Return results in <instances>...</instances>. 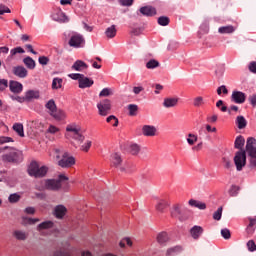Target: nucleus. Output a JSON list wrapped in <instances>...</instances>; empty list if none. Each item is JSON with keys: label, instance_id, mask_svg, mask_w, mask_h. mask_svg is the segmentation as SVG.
Listing matches in <instances>:
<instances>
[{"label": "nucleus", "instance_id": "38", "mask_svg": "<svg viewBox=\"0 0 256 256\" xmlns=\"http://www.w3.org/2000/svg\"><path fill=\"white\" fill-rule=\"evenodd\" d=\"M141 151V146L136 143H132L129 145V152L131 155H139V152Z\"/></svg>", "mask_w": 256, "mask_h": 256}, {"label": "nucleus", "instance_id": "61", "mask_svg": "<svg viewBox=\"0 0 256 256\" xmlns=\"http://www.w3.org/2000/svg\"><path fill=\"white\" fill-rule=\"evenodd\" d=\"M38 62L40 63V65H48L49 59L47 58V56H40L38 58Z\"/></svg>", "mask_w": 256, "mask_h": 256}, {"label": "nucleus", "instance_id": "24", "mask_svg": "<svg viewBox=\"0 0 256 256\" xmlns=\"http://www.w3.org/2000/svg\"><path fill=\"white\" fill-rule=\"evenodd\" d=\"M72 69L74 71H85V69H89V65H87L83 60H77L72 65Z\"/></svg>", "mask_w": 256, "mask_h": 256}, {"label": "nucleus", "instance_id": "4", "mask_svg": "<svg viewBox=\"0 0 256 256\" xmlns=\"http://www.w3.org/2000/svg\"><path fill=\"white\" fill-rule=\"evenodd\" d=\"M48 171H49V168L47 166L40 167L39 163H37L36 161L31 162L28 167V174L30 175V177H36V178L45 177Z\"/></svg>", "mask_w": 256, "mask_h": 256}, {"label": "nucleus", "instance_id": "19", "mask_svg": "<svg viewBox=\"0 0 256 256\" xmlns=\"http://www.w3.org/2000/svg\"><path fill=\"white\" fill-rule=\"evenodd\" d=\"M50 116L53 117V119L56 121H63L65 117H67L65 111L57 108L52 113H50Z\"/></svg>", "mask_w": 256, "mask_h": 256}, {"label": "nucleus", "instance_id": "64", "mask_svg": "<svg viewBox=\"0 0 256 256\" xmlns=\"http://www.w3.org/2000/svg\"><path fill=\"white\" fill-rule=\"evenodd\" d=\"M249 101L253 107H256V94L249 97Z\"/></svg>", "mask_w": 256, "mask_h": 256}, {"label": "nucleus", "instance_id": "37", "mask_svg": "<svg viewBox=\"0 0 256 256\" xmlns=\"http://www.w3.org/2000/svg\"><path fill=\"white\" fill-rule=\"evenodd\" d=\"M23 63L28 69H35L36 64L33 58L27 56L26 58L23 59Z\"/></svg>", "mask_w": 256, "mask_h": 256}, {"label": "nucleus", "instance_id": "46", "mask_svg": "<svg viewBox=\"0 0 256 256\" xmlns=\"http://www.w3.org/2000/svg\"><path fill=\"white\" fill-rule=\"evenodd\" d=\"M147 69H157L159 67V61L152 59L146 63Z\"/></svg>", "mask_w": 256, "mask_h": 256}, {"label": "nucleus", "instance_id": "9", "mask_svg": "<svg viewBox=\"0 0 256 256\" xmlns=\"http://www.w3.org/2000/svg\"><path fill=\"white\" fill-rule=\"evenodd\" d=\"M111 167L119 169L122 173L126 171L125 166H123V158L119 153H113L110 157Z\"/></svg>", "mask_w": 256, "mask_h": 256}, {"label": "nucleus", "instance_id": "51", "mask_svg": "<svg viewBox=\"0 0 256 256\" xmlns=\"http://www.w3.org/2000/svg\"><path fill=\"white\" fill-rule=\"evenodd\" d=\"M110 95H113V91H111V88H104L99 93V97H110Z\"/></svg>", "mask_w": 256, "mask_h": 256}, {"label": "nucleus", "instance_id": "32", "mask_svg": "<svg viewBox=\"0 0 256 256\" xmlns=\"http://www.w3.org/2000/svg\"><path fill=\"white\" fill-rule=\"evenodd\" d=\"M167 207H169V203L165 200H160L157 205H156V210L159 213H164L165 209H167Z\"/></svg>", "mask_w": 256, "mask_h": 256}, {"label": "nucleus", "instance_id": "28", "mask_svg": "<svg viewBox=\"0 0 256 256\" xmlns=\"http://www.w3.org/2000/svg\"><path fill=\"white\" fill-rule=\"evenodd\" d=\"M156 241L159 243V245H165V243L169 241V234H167V232L158 233Z\"/></svg>", "mask_w": 256, "mask_h": 256}, {"label": "nucleus", "instance_id": "43", "mask_svg": "<svg viewBox=\"0 0 256 256\" xmlns=\"http://www.w3.org/2000/svg\"><path fill=\"white\" fill-rule=\"evenodd\" d=\"M107 123H111L114 127H119V119L115 115H110L106 118Z\"/></svg>", "mask_w": 256, "mask_h": 256}, {"label": "nucleus", "instance_id": "27", "mask_svg": "<svg viewBox=\"0 0 256 256\" xmlns=\"http://www.w3.org/2000/svg\"><path fill=\"white\" fill-rule=\"evenodd\" d=\"M188 203L191 207H196V209H200L201 211H205V209H207V204L199 200L190 199Z\"/></svg>", "mask_w": 256, "mask_h": 256}, {"label": "nucleus", "instance_id": "26", "mask_svg": "<svg viewBox=\"0 0 256 256\" xmlns=\"http://www.w3.org/2000/svg\"><path fill=\"white\" fill-rule=\"evenodd\" d=\"M183 251V246H173L166 250V256L179 255Z\"/></svg>", "mask_w": 256, "mask_h": 256}, {"label": "nucleus", "instance_id": "10", "mask_svg": "<svg viewBox=\"0 0 256 256\" xmlns=\"http://www.w3.org/2000/svg\"><path fill=\"white\" fill-rule=\"evenodd\" d=\"M58 165L63 169H69V167H73V165H75V158L65 152L62 155V158L58 161Z\"/></svg>", "mask_w": 256, "mask_h": 256}, {"label": "nucleus", "instance_id": "60", "mask_svg": "<svg viewBox=\"0 0 256 256\" xmlns=\"http://www.w3.org/2000/svg\"><path fill=\"white\" fill-rule=\"evenodd\" d=\"M247 247H248V251H256V244H255V241L253 240H250L247 242Z\"/></svg>", "mask_w": 256, "mask_h": 256}, {"label": "nucleus", "instance_id": "36", "mask_svg": "<svg viewBox=\"0 0 256 256\" xmlns=\"http://www.w3.org/2000/svg\"><path fill=\"white\" fill-rule=\"evenodd\" d=\"M14 131L19 135V137H25V132L23 130V124L21 123H15L13 125Z\"/></svg>", "mask_w": 256, "mask_h": 256}, {"label": "nucleus", "instance_id": "48", "mask_svg": "<svg viewBox=\"0 0 256 256\" xmlns=\"http://www.w3.org/2000/svg\"><path fill=\"white\" fill-rule=\"evenodd\" d=\"M158 25H161V27H167V25H169V17H166V16L159 17Z\"/></svg>", "mask_w": 256, "mask_h": 256}, {"label": "nucleus", "instance_id": "55", "mask_svg": "<svg viewBox=\"0 0 256 256\" xmlns=\"http://www.w3.org/2000/svg\"><path fill=\"white\" fill-rule=\"evenodd\" d=\"M227 95L229 93V90H227V86L226 85H222L220 87L217 88V94L221 95V94Z\"/></svg>", "mask_w": 256, "mask_h": 256}, {"label": "nucleus", "instance_id": "39", "mask_svg": "<svg viewBox=\"0 0 256 256\" xmlns=\"http://www.w3.org/2000/svg\"><path fill=\"white\" fill-rule=\"evenodd\" d=\"M45 107L48 109V113L50 115V113H53L54 110L57 109V104H55V100L50 99L46 104Z\"/></svg>", "mask_w": 256, "mask_h": 256}, {"label": "nucleus", "instance_id": "17", "mask_svg": "<svg viewBox=\"0 0 256 256\" xmlns=\"http://www.w3.org/2000/svg\"><path fill=\"white\" fill-rule=\"evenodd\" d=\"M140 13L145 17H153V15H157V10L151 6H144L140 8Z\"/></svg>", "mask_w": 256, "mask_h": 256}, {"label": "nucleus", "instance_id": "62", "mask_svg": "<svg viewBox=\"0 0 256 256\" xmlns=\"http://www.w3.org/2000/svg\"><path fill=\"white\" fill-rule=\"evenodd\" d=\"M250 73H256V61H252L248 65Z\"/></svg>", "mask_w": 256, "mask_h": 256}, {"label": "nucleus", "instance_id": "20", "mask_svg": "<svg viewBox=\"0 0 256 256\" xmlns=\"http://www.w3.org/2000/svg\"><path fill=\"white\" fill-rule=\"evenodd\" d=\"M190 235L193 239L197 240L203 235V227L194 226L190 229Z\"/></svg>", "mask_w": 256, "mask_h": 256}, {"label": "nucleus", "instance_id": "52", "mask_svg": "<svg viewBox=\"0 0 256 256\" xmlns=\"http://www.w3.org/2000/svg\"><path fill=\"white\" fill-rule=\"evenodd\" d=\"M91 145L92 142L91 140H87L82 146H81V151H84L85 153H87L89 151V149H91Z\"/></svg>", "mask_w": 256, "mask_h": 256}, {"label": "nucleus", "instance_id": "14", "mask_svg": "<svg viewBox=\"0 0 256 256\" xmlns=\"http://www.w3.org/2000/svg\"><path fill=\"white\" fill-rule=\"evenodd\" d=\"M231 99L234 103L241 105L247 99V96L241 91H233Z\"/></svg>", "mask_w": 256, "mask_h": 256}, {"label": "nucleus", "instance_id": "13", "mask_svg": "<svg viewBox=\"0 0 256 256\" xmlns=\"http://www.w3.org/2000/svg\"><path fill=\"white\" fill-rule=\"evenodd\" d=\"M12 73L16 77H19L20 79H25L27 75H29V72L27 71V68L24 66H15L12 68Z\"/></svg>", "mask_w": 256, "mask_h": 256}, {"label": "nucleus", "instance_id": "22", "mask_svg": "<svg viewBox=\"0 0 256 256\" xmlns=\"http://www.w3.org/2000/svg\"><path fill=\"white\" fill-rule=\"evenodd\" d=\"M9 87H10V91L12 93H21L23 91V84H21L17 81L11 80Z\"/></svg>", "mask_w": 256, "mask_h": 256}, {"label": "nucleus", "instance_id": "12", "mask_svg": "<svg viewBox=\"0 0 256 256\" xmlns=\"http://www.w3.org/2000/svg\"><path fill=\"white\" fill-rule=\"evenodd\" d=\"M183 213V207L179 204L174 205L170 210L172 219H179V221H183Z\"/></svg>", "mask_w": 256, "mask_h": 256}, {"label": "nucleus", "instance_id": "7", "mask_svg": "<svg viewBox=\"0 0 256 256\" xmlns=\"http://www.w3.org/2000/svg\"><path fill=\"white\" fill-rule=\"evenodd\" d=\"M68 44L70 47H73L74 49H79L85 46V38L83 37V35L79 33H74L71 35Z\"/></svg>", "mask_w": 256, "mask_h": 256}, {"label": "nucleus", "instance_id": "16", "mask_svg": "<svg viewBox=\"0 0 256 256\" xmlns=\"http://www.w3.org/2000/svg\"><path fill=\"white\" fill-rule=\"evenodd\" d=\"M65 215H67V207H65L63 205L55 206L54 217H56V219H63V217H65Z\"/></svg>", "mask_w": 256, "mask_h": 256}, {"label": "nucleus", "instance_id": "2", "mask_svg": "<svg viewBox=\"0 0 256 256\" xmlns=\"http://www.w3.org/2000/svg\"><path fill=\"white\" fill-rule=\"evenodd\" d=\"M246 152L249 156L250 169H256V139L249 137L246 142Z\"/></svg>", "mask_w": 256, "mask_h": 256}, {"label": "nucleus", "instance_id": "18", "mask_svg": "<svg viewBox=\"0 0 256 256\" xmlns=\"http://www.w3.org/2000/svg\"><path fill=\"white\" fill-rule=\"evenodd\" d=\"M93 83H95L93 81V79L87 78V77H85V75H83L80 79V82H79V88L80 89H87L89 87H92Z\"/></svg>", "mask_w": 256, "mask_h": 256}, {"label": "nucleus", "instance_id": "50", "mask_svg": "<svg viewBox=\"0 0 256 256\" xmlns=\"http://www.w3.org/2000/svg\"><path fill=\"white\" fill-rule=\"evenodd\" d=\"M197 139V135L189 133L187 138L188 145H195V143H197Z\"/></svg>", "mask_w": 256, "mask_h": 256}, {"label": "nucleus", "instance_id": "34", "mask_svg": "<svg viewBox=\"0 0 256 256\" xmlns=\"http://www.w3.org/2000/svg\"><path fill=\"white\" fill-rule=\"evenodd\" d=\"M105 35L108 37V39H113V37L117 35V29L115 28V25L108 27L105 31Z\"/></svg>", "mask_w": 256, "mask_h": 256}, {"label": "nucleus", "instance_id": "21", "mask_svg": "<svg viewBox=\"0 0 256 256\" xmlns=\"http://www.w3.org/2000/svg\"><path fill=\"white\" fill-rule=\"evenodd\" d=\"M12 235L17 241H27L29 237V234L23 230H15Z\"/></svg>", "mask_w": 256, "mask_h": 256}, {"label": "nucleus", "instance_id": "47", "mask_svg": "<svg viewBox=\"0 0 256 256\" xmlns=\"http://www.w3.org/2000/svg\"><path fill=\"white\" fill-rule=\"evenodd\" d=\"M193 105L194 107H202V105H205V100L203 99V97L198 96L194 98Z\"/></svg>", "mask_w": 256, "mask_h": 256}, {"label": "nucleus", "instance_id": "45", "mask_svg": "<svg viewBox=\"0 0 256 256\" xmlns=\"http://www.w3.org/2000/svg\"><path fill=\"white\" fill-rule=\"evenodd\" d=\"M239 186L237 185H232L229 189V195L230 197H237V195H239Z\"/></svg>", "mask_w": 256, "mask_h": 256}, {"label": "nucleus", "instance_id": "5", "mask_svg": "<svg viewBox=\"0 0 256 256\" xmlns=\"http://www.w3.org/2000/svg\"><path fill=\"white\" fill-rule=\"evenodd\" d=\"M3 159L8 163H21L23 161V152L15 148H10V151L3 156Z\"/></svg>", "mask_w": 256, "mask_h": 256}, {"label": "nucleus", "instance_id": "29", "mask_svg": "<svg viewBox=\"0 0 256 256\" xmlns=\"http://www.w3.org/2000/svg\"><path fill=\"white\" fill-rule=\"evenodd\" d=\"M235 26L228 25V26H222L218 29V32L222 35H231V33H235Z\"/></svg>", "mask_w": 256, "mask_h": 256}, {"label": "nucleus", "instance_id": "40", "mask_svg": "<svg viewBox=\"0 0 256 256\" xmlns=\"http://www.w3.org/2000/svg\"><path fill=\"white\" fill-rule=\"evenodd\" d=\"M128 111L130 117H135V115H137V111H139V106H137V104H130L128 105Z\"/></svg>", "mask_w": 256, "mask_h": 256}, {"label": "nucleus", "instance_id": "63", "mask_svg": "<svg viewBox=\"0 0 256 256\" xmlns=\"http://www.w3.org/2000/svg\"><path fill=\"white\" fill-rule=\"evenodd\" d=\"M53 256H71L69 255V252L63 251V250H57L54 252Z\"/></svg>", "mask_w": 256, "mask_h": 256}, {"label": "nucleus", "instance_id": "44", "mask_svg": "<svg viewBox=\"0 0 256 256\" xmlns=\"http://www.w3.org/2000/svg\"><path fill=\"white\" fill-rule=\"evenodd\" d=\"M8 201L9 203H19V201H21V195H19L18 193L10 194V196L8 197Z\"/></svg>", "mask_w": 256, "mask_h": 256}, {"label": "nucleus", "instance_id": "15", "mask_svg": "<svg viewBox=\"0 0 256 256\" xmlns=\"http://www.w3.org/2000/svg\"><path fill=\"white\" fill-rule=\"evenodd\" d=\"M142 133L145 137H155V135H157V128L151 125H144Z\"/></svg>", "mask_w": 256, "mask_h": 256}, {"label": "nucleus", "instance_id": "30", "mask_svg": "<svg viewBox=\"0 0 256 256\" xmlns=\"http://www.w3.org/2000/svg\"><path fill=\"white\" fill-rule=\"evenodd\" d=\"M53 225L55 224L51 220L44 221L37 226V231L41 233V231H45L46 229H53Z\"/></svg>", "mask_w": 256, "mask_h": 256}, {"label": "nucleus", "instance_id": "8", "mask_svg": "<svg viewBox=\"0 0 256 256\" xmlns=\"http://www.w3.org/2000/svg\"><path fill=\"white\" fill-rule=\"evenodd\" d=\"M97 109L101 117H107L109 115V111H111V100L109 99L101 100L97 104Z\"/></svg>", "mask_w": 256, "mask_h": 256}, {"label": "nucleus", "instance_id": "11", "mask_svg": "<svg viewBox=\"0 0 256 256\" xmlns=\"http://www.w3.org/2000/svg\"><path fill=\"white\" fill-rule=\"evenodd\" d=\"M51 17L53 21H57L58 23H69V17H67V15L64 14L61 8L54 9Z\"/></svg>", "mask_w": 256, "mask_h": 256}, {"label": "nucleus", "instance_id": "58", "mask_svg": "<svg viewBox=\"0 0 256 256\" xmlns=\"http://www.w3.org/2000/svg\"><path fill=\"white\" fill-rule=\"evenodd\" d=\"M5 13H11V9L5 4H0V15H5Z\"/></svg>", "mask_w": 256, "mask_h": 256}, {"label": "nucleus", "instance_id": "33", "mask_svg": "<svg viewBox=\"0 0 256 256\" xmlns=\"http://www.w3.org/2000/svg\"><path fill=\"white\" fill-rule=\"evenodd\" d=\"M236 125L238 129H245L247 127V120L243 116H237Z\"/></svg>", "mask_w": 256, "mask_h": 256}, {"label": "nucleus", "instance_id": "35", "mask_svg": "<svg viewBox=\"0 0 256 256\" xmlns=\"http://www.w3.org/2000/svg\"><path fill=\"white\" fill-rule=\"evenodd\" d=\"M245 145V138L243 136H237L234 142L235 149H243Z\"/></svg>", "mask_w": 256, "mask_h": 256}, {"label": "nucleus", "instance_id": "56", "mask_svg": "<svg viewBox=\"0 0 256 256\" xmlns=\"http://www.w3.org/2000/svg\"><path fill=\"white\" fill-rule=\"evenodd\" d=\"M68 77H70V79H73L74 81H78V83H80V79L83 77V74L72 73V74H69Z\"/></svg>", "mask_w": 256, "mask_h": 256}, {"label": "nucleus", "instance_id": "59", "mask_svg": "<svg viewBox=\"0 0 256 256\" xmlns=\"http://www.w3.org/2000/svg\"><path fill=\"white\" fill-rule=\"evenodd\" d=\"M6 87H9L7 79H0V91H5Z\"/></svg>", "mask_w": 256, "mask_h": 256}, {"label": "nucleus", "instance_id": "1", "mask_svg": "<svg viewBox=\"0 0 256 256\" xmlns=\"http://www.w3.org/2000/svg\"><path fill=\"white\" fill-rule=\"evenodd\" d=\"M63 181H69V178L63 174H60L57 179H46L43 181L40 191H61Z\"/></svg>", "mask_w": 256, "mask_h": 256}, {"label": "nucleus", "instance_id": "23", "mask_svg": "<svg viewBox=\"0 0 256 256\" xmlns=\"http://www.w3.org/2000/svg\"><path fill=\"white\" fill-rule=\"evenodd\" d=\"M40 92L38 90H28L25 93L24 99L25 101H33V99H39Z\"/></svg>", "mask_w": 256, "mask_h": 256}, {"label": "nucleus", "instance_id": "42", "mask_svg": "<svg viewBox=\"0 0 256 256\" xmlns=\"http://www.w3.org/2000/svg\"><path fill=\"white\" fill-rule=\"evenodd\" d=\"M61 87H63V79L54 78L52 81V89H61Z\"/></svg>", "mask_w": 256, "mask_h": 256}, {"label": "nucleus", "instance_id": "41", "mask_svg": "<svg viewBox=\"0 0 256 256\" xmlns=\"http://www.w3.org/2000/svg\"><path fill=\"white\" fill-rule=\"evenodd\" d=\"M22 221L23 225H35V223H39L38 218L23 217Z\"/></svg>", "mask_w": 256, "mask_h": 256}, {"label": "nucleus", "instance_id": "6", "mask_svg": "<svg viewBox=\"0 0 256 256\" xmlns=\"http://www.w3.org/2000/svg\"><path fill=\"white\" fill-rule=\"evenodd\" d=\"M234 165L237 171H243V167L247 165V154L245 151H238L234 156Z\"/></svg>", "mask_w": 256, "mask_h": 256}, {"label": "nucleus", "instance_id": "57", "mask_svg": "<svg viewBox=\"0 0 256 256\" xmlns=\"http://www.w3.org/2000/svg\"><path fill=\"white\" fill-rule=\"evenodd\" d=\"M222 163L225 169H231V167H233V164L231 163V160L229 158H223Z\"/></svg>", "mask_w": 256, "mask_h": 256}, {"label": "nucleus", "instance_id": "31", "mask_svg": "<svg viewBox=\"0 0 256 256\" xmlns=\"http://www.w3.org/2000/svg\"><path fill=\"white\" fill-rule=\"evenodd\" d=\"M25 53V49H23L21 46H18L16 48H13L10 50V55L6 59V61H11L17 54H23Z\"/></svg>", "mask_w": 256, "mask_h": 256}, {"label": "nucleus", "instance_id": "49", "mask_svg": "<svg viewBox=\"0 0 256 256\" xmlns=\"http://www.w3.org/2000/svg\"><path fill=\"white\" fill-rule=\"evenodd\" d=\"M222 215H223V207H219V208L217 209V211L214 212V214H213V219H214L215 221H221Z\"/></svg>", "mask_w": 256, "mask_h": 256}, {"label": "nucleus", "instance_id": "53", "mask_svg": "<svg viewBox=\"0 0 256 256\" xmlns=\"http://www.w3.org/2000/svg\"><path fill=\"white\" fill-rule=\"evenodd\" d=\"M221 236L223 237V239H231V231H229V229L224 228L221 230Z\"/></svg>", "mask_w": 256, "mask_h": 256}, {"label": "nucleus", "instance_id": "3", "mask_svg": "<svg viewBox=\"0 0 256 256\" xmlns=\"http://www.w3.org/2000/svg\"><path fill=\"white\" fill-rule=\"evenodd\" d=\"M66 139H74L78 143H83L85 141V136L81 134V128L77 124H69L66 127L65 133Z\"/></svg>", "mask_w": 256, "mask_h": 256}, {"label": "nucleus", "instance_id": "25", "mask_svg": "<svg viewBox=\"0 0 256 256\" xmlns=\"http://www.w3.org/2000/svg\"><path fill=\"white\" fill-rule=\"evenodd\" d=\"M177 103H179V98H165L163 101V107L171 109V107H176Z\"/></svg>", "mask_w": 256, "mask_h": 256}, {"label": "nucleus", "instance_id": "54", "mask_svg": "<svg viewBox=\"0 0 256 256\" xmlns=\"http://www.w3.org/2000/svg\"><path fill=\"white\" fill-rule=\"evenodd\" d=\"M249 221H250V223H249V226H248V228H247V231H248V233L250 234V235H253V229H251L255 224H256V219L255 218H249Z\"/></svg>", "mask_w": 256, "mask_h": 256}]
</instances>
